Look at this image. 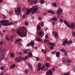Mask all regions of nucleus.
I'll use <instances>...</instances> for the list:
<instances>
[{
    "mask_svg": "<svg viewBox=\"0 0 75 75\" xmlns=\"http://www.w3.org/2000/svg\"><path fill=\"white\" fill-rule=\"evenodd\" d=\"M24 30H26V28L24 26L19 28L18 30L16 33L18 35H20V37H25L26 35V33L24 31ZM20 31V30H22Z\"/></svg>",
    "mask_w": 75,
    "mask_h": 75,
    "instance_id": "nucleus-1",
    "label": "nucleus"
},
{
    "mask_svg": "<svg viewBox=\"0 0 75 75\" xmlns=\"http://www.w3.org/2000/svg\"><path fill=\"white\" fill-rule=\"evenodd\" d=\"M64 23L65 24L67 25L69 28H72V29H74V28H75V23H71L70 25L68 23H67V22L66 21H64Z\"/></svg>",
    "mask_w": 75,
    "mask_h": 75,
    "instance_id": "nucleus-2",
    "label": "nucleus"
},
{
    "mask_svg": "<svg viewBox=\"0 0 75 75\" xmlns=\"http://www.w3.org/2000/svg\"><path fill=\"white\" fill-rule=\"evenodd\" d=\"M1 25L4 26H8L10 25V23L8 21L2 20L1 21Z\"/></svg>",
    "mask_w": 75,
    "mask_h": 75,
    "instance_id": "nucleus-3",
    "label": "nucleus"
},
{
    "mask_svg": "<svg viewBox=\"0 0 75 75\" xmlns=\"http://www.w3.org/2000/svg\"><path fill=\"white\" fill-rule=\"evenodd\" d=\"M27 58H28V56H26L23 58L21 57H19L18 58L17 57L16 58L15 60L16 62H19L22 60V59H23V60H25V59H27Z\"/></svg>",
    "mask_w": 75,
    "mask_h": 75,
    "instance_id": "nucleus-4",
    "label": "nucleus"
},
{
    "mask_svg": "<svg viewBox=\"0 0 75 75\" xmlns=\"http://www.w3.org/2000/svg\"><path fill=\"white\" fill-rule=\"evenodd\" d=\"M31 11L32 14L35 13L38 11V6H33L32 8H31Z\"/></svg>",
    "mask_w": 75,
    "mask_h": 75,
    "instance_id": "nucleus-5",
    "label": "nucleus"
},
{
    "mask_svg": "<svg viewBox=\"0 0 75 75\" xmlns=\"http://www.w3.org/2000/svg\"><path fill=\"white\" fill-rule=\"evenodd\" d=\"M14 9L15 12L16 13V15L18 16V14H20L21 13V8L20 7H18L17 10H16V8H15Z\"/></svg>",
    "mask_w": 75,
    "mask_h": 75,
    "instance_id": "nucleus-6",
    "label": "nucleus"
},
{
    "mask_svg": "<svg viewBox=\"0 0 75 75\" xmlns=\"http://www.w3.org/2000/svg\"><path fill=\"white\" fill-rule=\"evenodd\" d=\"M52 34L55 38H57V37H58V32H57L56 31H54L53 32Z\"/></svg>",
    "mask_w": 75,
    "mask_h": 75,
    "instance_id": "nucleus-7",
    "label": "nucleus"
},
{
    "mask_svg": "<svg viewBox=\"0 0 75 75\" xmlns=\"http://www.w3.org/2000/svg\"><path fill=\"white\" fill-rule=\"evenodd\" d=\"M64 41L63 42L62 44L63 45L65 46L66 44H67V43L68 42V39L67 38L64 39Z\"/></svg>",
    "mask_w": 75,
    "mask_h": 75,
    "instance_id": "nucleus-8",
    "label": "nucleus"
},
{
    "mask_svg": "<svg viewBox=\"0 0 75 75\" xmlns=\"http://www.w3.org/2000/svg\"><path fill=\"white\" fill-rule=\"evenodd\" d=\"M46 75H51L52 74V71L49 70L46 72Z\"/></svg>",
    "mask_w": 75,
    "mask_h": 75,
    "instance_id": "nucleus-9",
    "label": "nucleus"
},
{
    "mask_svg": "<svg viewBox=\"0 0 75 75\" xmlns=\"http://www.w3.org/2000/svg\"><path fill=\"white\" fill-rule=\"evenodd\" d=\"M62 9L60 8L58 9L56 13L59 15H60V13H62Z\"/></svg>",
    "mask_w": 75,
    "mask_h": 75,
    "instance_id": "nucleus-10",
    "label": "nucleus"
},
{
    "mask_svg": "<svg viewBox=\"0 0 75 75\" xmlns=\"http://www.w3.org/2000/svg\"><path fill=\"white\" fill-rule=\"evenodd\" d=\"M62 61L63 64H65L67 63V58H63L62 59Z\"/></svg>",
    "mask_w": 75,
    "mask_h": 75,
    "instance_id": "nucleus-11",
    "label": "nucleus"
},
{
    "mask_svg": "<svg viewBox=\"0 0 75 75\" xmlns=\"http://www.w3.org/2000/svg\"><path fill=\"white\" fill-rule=\"evenodd\" d=\"M30 11H31V8L27 10L26 12L27 15H28L30 13Z\"/></svg>",
    "mask_w": 75,
    "mask_h": 75,
    "instance_id": "nucleus-12",
    "label": "nucleus"
},
{
    "mask_svg": "<svg viewBox=\"0 0 75 75\" xmlns=\"http://www.w3.org/2000/svg\"><path fill=\"white\" fill-rule=\"evenodd\" d=\"M20 41H21V38H19L18 39H17L15 41L14 43L15 44H17L18 42H20Z\"/></svg>",
    "mask_w": 75,
    "mask_h": 75,
    "instance_id": "nucleus-13",
    "label": "nucleus"
},
{
    "mask_svg": "<svg viewBox=\"0 0 75 75\" xmlns=\"http://www.w3.org/2000/svg\"><path fill=\"white\" fill-rule=\"evenodd\" d=\"M60 53L59 52H57L56 53V56L58 58H59V56H60Z\"/></svg>",
    "mask_w": 75,
    "mask_h": 75,
    "instance_id": "nucleus-14",
    "label": "nucleus"
},
{
    "mask_svg": "<svg viewBox=\"0 0 75 75\" xmlns=\"http://www.w3.org/2000/svg\"><path fill=\"white\" fill-rule=\"evenodd\" d=\"M47 12L49 13H50V14H55V12L52 10L48 11H47Z\"/></svg>",
    "mask_w": 75,
    "mask_h": 75,
    "instance_id": "nucleus-15",
    "label": "nucleus"
},
{
    "mask_svg": "<svg viewBox=\"0 0 75 75\" xmlns=\"http://www.w3.org/2000/svg\"><path fill=\"white\" fill-rule=\"evenodd\" d=\"M35 44L34 43V42L31 41L30 42V45L32 46V47H33L34 46Z\"/></svg>",
    "mask_w": 75,
    "mask_h": 75,
    "instance_id": "nucleus-16",
    "label": "nucleus"
},
{
    "mask_svg": "<svg viewBox=\"0 0 75 75\" xmlns=\"http://www.w3.org/2000/svg\"><path fill=\"white\" fill-rule=\"evenodd\" d=\"M41 28L40 25V24H38L37 26V29L38 30H41Z\"/></svg>",
    "mask_w": 75,
    "mask_h": 75,
    "instance_id": "nucleus-17",
    "label": "nucleus"
},
{
    "mask_svg": "<svg viewBox=\"0 0 75 75\" xmlns=\"http://www.w3.org/2000/svg\"><path fill=\"white\" fill-rule=\"evenodd\" d=\"M28 57H33V54H32V52H30L28 54Z\"/></svg>",
    "mask_w": 75,
    "mask_h": 75,
    "instance_id": "nucleus-18",
    "label": "nucleus"
},
{
    "mask_svg": "<svg viewBox=\"0 0 75 75\" xmlns=\"http://www.w3.org/2000/svg\"><path fill=\"white\" fill-rule=\"evenodd\" d=\"M10 56L12 58H13V57H14L15 55H14V53H11L10 54Z\"/></svg>",
    "mask_w": 75,
    "mask_h": 75,
    "instance_id": "nucleus-19",
    "label": "nucleus"
},
{
    "mask_svg": "<svg viewBox=\"0 0 75 75\" xmlns=\"http://www.w3.org/2000/svg\"><path fill=\"white\" fill-rule=\"evenodd\" d=\"M72 43V41L71 40H70L69 41H68L67 43V45H69V44H71Z\"/></svg>",
    "mask_w": 75,
    "mask_h": 75,
    "instance_id": "nucleus-20",
    "label": "nucleus"
},
{
    "mask_svg": "<svg viewBox=\"0 0 75 75\" xmlns=\"http://www.w3.org/2000/svg\"><path fill=\"white\" fill-rule=\"evenodd\" d=\"M49 45H50V46H54L55 45L54 44V43L52 42H50L49 44Z\"/></svg>",
    "mask_w": 75,
    "mask_h": 75,
    "instance_id": "nucleus-21",
    "label": "nucleus"
},
{
    "mask_svg": "<svg viewBox=\"0 0 75 75\" xmlns=\"http://www.w3.org/2000/svg\"><path fill=\"white\" fill-rule=\"evenodd\" d=\"M24 54H28V50H25L23 51Z\"/></svg>",
    "mask_w": 75,
    "mask_h": 75,
    "instance_id": "nucleus-22",
    "label": "nucleus"
},
{
    "mask_svg": "<svg viewBox=\"0 0 75 75\" xmlns=\"http://www.w3.org/2000/svg\"><path fill=\"white\" fill-rule=\"evenodd\" d=\"M1 59H4V56L3 54H1Z\"/></svg>",
    "mask_w": 75,
    "mask_h": 75,
    "instance_id": "nucleus-23",
    "label": "nucleus"
},
{
    "mask_svg": "<svg viewBox=\"0 0 75 75\" xmlns=\"http://www.w3.org/2000/svg\"><path fill=\"white\" fill-rule=\"evenodd\" d=\"M16 67V65H15V64H13L10 67V68H11V69H13L14 68V67Z\"/></svg>",
    "mask_w": 75,
    "mask_h": 75,
    "instance_id": "nucleus-24",
    "label": "nucleus"
},
{
    "mask_svg": "<svg viewBox=\"0 0 75 75\" xmlns=\"http://www.w3.org/2000/svg\"><path fill=\"white\" fill-rule=\"evenodd\" d=\"M38 0H33V2L35 4H36V3H38Z\"/></svg>",
    "mask_w": 75,
    "mask_h": 75,
    "instance_id": "nucleus-25",
    "label": "nucleus"
},
{
    "mask_svg": "<svg viewBox=\"0 0 75 75\" xmlns=\"http://www.w3.org/2000/svg\"><path fill=\"white\" fill-rule=\"evenodd\" d=\"M38 67H40L42 66V64L41 63H38Z\"/></svg>",
    "mask_w": 75,
    "mask_h": 75,
    "instance_id": "nucleus-26",
    "label": "nucleus"
},
{
    "mask_svg": "<svg viewBox=\"0 0 75 75\" xmlns=\"http://www.w3.org/2000/svg\"><path fill=\"white\" fill-rule=\"evenodd\" d=\"M5 50L6 49H5V48L3 49L1 52V53H4V52H5Z\"/></svg>",
    "mask_w": 75,
    "mask_h": 75,
    "instance_id": "nucleus-27",
    "label": "nucleus"
},
{
    "mask_svg": "<svg viewBox=\"0 0 75 75\" xmlns=\"http://www.w3.org/2000/svg\"><path fill=\"white\" fill-rule=\"evenodd\" d=\"M40 4H43V3H44V0H40Z\"/></svg>",
    "mask_w": 75,
    "mask_h": 75,
    "instance_id": "nucleus-28",
    "label": "nucleus"
},
{
    "mask_svg": "<svg viewBox=\"0 0 75 75\" xmlns=\"http://www.w3.org/2000/svg\"><path fill=\"white\" fill-rule=\"evenodd\" d=\"M13 38H14V36H12L11 37V41H13Z\"/></svg>",
    "mask_w": 75,
    "mask_h": 75,
    "instance_id": "nucleus-29",
    "label": "nucleus"
},
{
    "mask_svg": "<svg viewBox=\"0 0 75 75\" xmlns=\"http://www.w3.org/2000/svg\"><path fill=\"white\" fill-rule=\"evenodd\" d=\"M37 41H39V42H41V39L40 38H38L37 40Z\"/></svg>",
    "mask_w": 75,
    "mask_h": 75,
    "instance_id": "nucleus-30",
    "label": "nucleus"
},
{
    "mask_svg": "<svg viewBox=\"0 0 75 75\" xmlns=\"http://www.w3.org/2000/svg\"><path fill=\"white\" fill-rule=\"evenodd\" d=\"M46 66L47 67H48V68H49L50 67V66L49 65V63H46Z\"/></svg>",
    "mask_w": 75,
    "mask_h": 75,
    "instance_id": "nucleus-31",
    "label": "nucleus"
},
{
    "mask_svg": "<svg viewBox=\"0 0 75 75\" xmlns=\"http://www.w3.org/2000/svg\"><path fill=\"white\" fill-rule=\"evenodd\" d=\"M44 22H42L41 23L40 25L41 27H43L44 26Z\"/></svg>",
    "mask_w": 75,
    "mask_h": 75,
    "instance_id": "nucleus-32",
    "label": "nucleus"
},
{
    "mask_svg": "<svg viewBox=\"0 0 75 75\" xmlns=\"http://www.w3.org/2000/svg\"><path fill=\"white\" fill-rule=\"evenodd\" d=\"M61 51H62V52H65L66 51H65V50L64 49H62L61 50Z\"/></svg>",
    "mask_w": 75,
    "mask_h": 75,
    "instance_id": "nucleus-33",
    "label": "nucleus"
},
{
    "mask_svg": "<svg viewBox=\"0 0 75 75\" xmlns=\"http://www.w3.org/2000/svg\"><path fill=\"white\" fill-rule=\"evenodd\" d=\"M42 34V33L41 31H40L39 33V35H41Z\"/></svg>",
    "mask_w": 75,
    "mask_h": 75,
    "instance_id": "nucleus-34",
    "label": "nucleus"
},
{
    "mask_svg": "<svg viewBox=\"0 0 75 75\" xmlns=\"http://www.w3.org/2000/svg\"><path fill=\"white\" fill-rule=\"evenodd\" d=\"M53 5L54 7H57V4H56V3H54L53 4Z\"/></svg>",
    "mask_w": 75,
    "mask_h": 75,
    "instance_id": "nucleus-35",
    "label": "nucleus"
},
{
    "mask_svg": "<svg viewBox=\"0 0 75 75\" xmlns=\"http://www.w3.org/2000/svg\"><path fill=\"white\" fill-rule=\"evenodd\" d=\"M41 67L40 68V67H38L37 71H40V70H41Z\"/></svg>",
    "mask_w": 75,
    "mask_h": 75,
    "instance_id": "nucleus-36",
    "label": "nucleus"
},
{
    "mask_svg": "<svg viewBox=\"0 0 75 75\" xmlns=\"http://www.w3.org/2000/svg\"><path fill=\"white\" fill-rule=\"evenodd\" d=\"M24 72L26 74H28V71L27 70L25 71Z\"/></svg>",
    "mask_w": 75,
    "mask_h": 75,
    "instance_id": "nucleus-37",
    "label": "nucleus"
},
{
    "mask_svg": "<svg viewBox=\"0 0 75 75\" xmlns=\"http://www.w3.org/2000/svg\"><path fill=\"white\" fill-rule=\"evenodd\" d=\"M72 35L73 37H75V33L74 32H72Z\"/></svg>",
    "mask_w": 75,
    "mask_h": 75,
    "instance_id": "nucleus-38",
    "label": "nucleus"
},
{
    "mask_svg": "<svg viewBox=\"0 0 75 75\" xmlns=\"http://www.w3.org/2000/svg\"><path fill=\"white\" fill-rule=\"evenodd\" d=\"M41 68V69H42V70H44V69H45V67H42Z\"/></svg>",
    "mask_w": 75,
    "mask_h": 75,
    "instance_id": "nucleus-39",
    "label": "nucleus"
},
{
    "mask_svg": "<svg viewBox=\"0 0 75 75\" xmlns=\"http://www.w3.org/2000/svg\"><path fill=\"white\" fill-rule=\"evenodd\" d=\"M29 67L30 69V70H32V66L30 65L29 66Z\"/></svg>",
    "mask_w": 75,
    "mask_h": 75,
    "instance_id": "nucleus-40",
    "label": "nucleus"
},
{
    "mask_svg": "<svg viewBox=\"0 0 75 75\" xmlns=\"http://www.w3.org/2000/svg\"><path fill=\"white\" fill-rule=\"evenodd\" d=\"M69 73H64V75H69Z\"/></svg>",
    "mask_w": 75,
    "mask_h": 75,
    "instance_id": "nucleus-41",
    "label": "nucleus"
},
{
    "mask_svg": "<svg viewBox=\"0 0 75 75\" xmlns=\"http://www.w3.org/2000/svg\"><path fill=\"white\" fill-rule=\"evenodd\" d=\"M52 21H57V19H52Z\"/></svg>",
    "mask_w": 75,
    "mask_h": 75,
    "instance_id": "nucleus-42",
    "label": "nucleus"
},
{
    "mask_svg": "<svg viewBox=\"0 0 75 75\" xmlns=\"http://www.w3.org/2000/svg\"><path fill=\"white\" fill-rule=\"evenodd\" d=\"M28 24V23L27 22H25V25H27Z\"/></svg>",
    "mask_w": 75,
    "mask_h": 75,
    "instance_id": "nucleus-43",
    "label": "nucleus"
},
{
    "mask_svg": "<svg viewBox=\"0 0 75 75\" xmlns=\"http://www.w3.org/2000/svg\"><path fill=\"white\" fill-rule=\"evenodd\" d=\"M36 61H38L40 60V58L38 57H36Z\"/></svg>",
    "mask_w": 75,
    "mask_h": 75,
    "instance_id": "nucleus-44",
    "label": "nucleus"
},
{
    "mask_svg": "<svg viewBox=\"0 0 75 75\" xmlns=\"http://www.w3.org/2000/svg\"><path fill=\"white\" fill-rule=\"evenodd\" d=\"M6 40H8L9 39H8V36H6Z\"/></svg>",
    "mask_w": 75,
    "mask_h": 75,
    "instance_id": "nucleus-45",
    "label": "nucleus"
},
{
    "mask_svg": "<svg viewBox=\"0 0 75 75\" xmlns=\"http://www.w3.org/2000/svg\"><path fill=\"white\" fill-rule=\"evenodd\" d=\"M1 69L2 70H3L4 69V67H1Z\"/></svg>",
    "mask_w": 75,
    "mask_h": 75,
    "instance_id": "nucleus-46",
    "label": "nucleus"
},
{
    "mask_svg": "<svg viewBox=\"0 0 75 75\" xmlns=\"http://www.w3.org/2000/svg\"><path fill=\"white\" fill-rule=\"evenodd\" d=\"M2 15H3V16H4V18L5 19V18H6V16L5 15H4V14H2Z\"/></svg>",
    "mask_w": 75,
    "mask_h": 75,
    "instance_id": "nucleus-47",
    "label": "nucleus"
},
{
    "mask_svg": "<svg viewBox=\"0 0 75 75\" xmlns=\"http://www.w3.org/2000/svg\"><path fill=\"white\" fill-rule=\"evenodd\" d=\"M55 52H56L55 51L54 52H52V54H55Z\"/></svg>",
    "mask_w": 75,
    "mask_h": 75,
    "instance_id": "nucleus-48",
    "label": "nucleus"
},
{
    "mask_svg": "<svg viewBox=\"0 0 75 75\" xmlns=\"http://www.w3.org/2000/svg\"><path fill=\"white\" fill-rule=\"evenodd\" d=\"M60 22H61V23H62L63 22V20H62V19H60L59 20Z\"/></svg>",
    "mask_w": 75,
    "mask_h": 75,
    "instance_id": "nucleus-49",
    "label": "nucleus"
},
{
    "mask_svg": "<svg viewBox=\"0 0 75 75\" xmlns=\"http://www.w3.org/2000/svg\"><path fill=\"white\" fill-rule=\"evenodd\" d=\"M65 52V56H67V52Z\"/></svg>",
    "mask_w": 75,
    "mask_h": 75,
    "instance_id": "nucleus-50",
    "label": "nucleus"
},
{
    "mask_svg": "<svg viewBox=\"0 0 75 75\" xmlns=\"http://www.w3.org/2000/svg\"><path fill=\"white\" fill-rule=\"evenodd\" d=\"M14 25V23H10V25Z\"/></svg>",
    "mask_w": 75,
    "mask_h": 75,
    "instance_id": "nucleus-51",
    "label": "nucleus"
},
{
    "mask_svg": "<svg viewBox=\"0 0 75 75\" xmlns=\"http://www.w3.org/2000/svg\"><path fill=\"white\" fill-rule=\"evenodd\" d=\"M41 51L42 52H43L44 53H45V51H44V50L42 49L41 50Z\"/></svg>",
    "mask_w": 75,
    "mask_h": 75,
    "instance_id": "nucleus-52",
    "label": "nucleus"
},
{
    "mask_svg": "<svg viewBox=\"0 0 75 75\" xmlns=\"http://www.w3.org/2000/svg\"><path fill=\"white\" fill-rule=\"evenodd\" d=\"M48 35H46L45 36V38H48Z\"/></svg>",
    "mask_w": 75,
    "mask_h": 75,
    "instance_id": "nucleus-53",
    "label": "nucleus"
},
{
    "mask_svg": "<svg viewBox=\"0 0 75 75\" xmlns=\"http://www.w3.org/2000/svg\"><path fill=\"white\" fill-rule=\"evenodd\" d=\"M71 60H67V62H71Z\"/></svg>",
    "mask_w": 75,
    "mask_h": 75,
    "instance_id": "nucleus-54",
    "label": "nucleus"
},
{
    "mask_svg": "<svg viewBox=\"0 0 75 75\" xmlns=\"http://www.w3.org/2000/svg\"><path fill=\"white\" fill-rule=\"evenodd\" d=\"M44 41H45V42H48V40H46V39H45L44 40Z\"/></svg>",
    "mask_w": 75,
    "mask_h": 75,
    "instance_id": "nucleus-55",
    "label": "nucleus"
},
{
    "mask_svg": "<svg viewBox=\"0 0 75 75\" xmlns=\"http://www.w3.org/2000/svg\"><path fill=\"white\" fill-rule=\"evenodd\" d=\"M27 45L28 46V47L30 46L31 45V43H30L28 44Z\"/></svg>",
    "mask_w": 75,
    "mask_h": 75,
    "instance_id": "nucleus-56",
    "label": "nucleus"
},
{
    "mask_svg": "<svg viewBox=\"0 0 75 75\" xmlns=\"http://www.w3.org/2000/svg\"><path fill=\"white\" fill-rule=\"evenodd\" d=\"M3 44V42H0V45H2Z\"/></svg>",
    "mask_w": 75,
    "mask_h": 75,
    "instance_id": "nucleus-57",
    "label": "nucleus"
},
{
    "mask_svg": "<svg viewBox=\"0 0 75 75\" xmlns=\"http://www.w3.org/2000/svg\"><path fill=\"white\" fill-rule=\"evenodd\" d=\"M3 75V72H1L0 73V75Z\"/></svg>",
    "mask_w": 75,
    "mask_h": 75,
    "instance_id": "nucleus-58",
    "label": "nucleus"
},
{
    "mask_svg": "<svg viewBox=\"0 0 75 75\" xmlns=\"http://www.w3.org/2000/svg\"><path fill=\"white\" fill-rule=\"evenodd\" d=\"M45 15H47V13H45L43 14V16H45Z\"/></svg>",
    "mask_w": 75,
    "mask_h": 75,
    "instance_id": "nucleus-59",
    "label": "nucleus"
},
{
    "mask_svg": "<svg viewBox=\"0 0 75 75\" xmlns=\"http://www.w3.org/2000/svg\"><path fill=\"white\" fill-rule=\"evenodd\" d=\"M50 49H54V47H50Z\"/></svg>",
    "mask_w": 75,
    "mask_h": 75,
    "instance_id": "nucleus-60",
    "label": "nucleus"
},
{
    "mask_svg": "<svg viewBox=\"0 0 75 75\" xmlns=\"http://www.w3.org/2000/svg\"><path fill=\"white\" fill-rule=\"evenodd\" d=\"M52 19H57V18L56 17H54L52 18Z\"/></svg>",
    "mask_w": 75,
    "mask_h": 75,
    "instance_id": "nucleus-61",
    "label": "nucleus"
},
{
    "mask_svg": "<svg viewBox=\"0 0 75 75\" xmlns=\"http://www.w3.org/2000/svg\"><path fill=\"white\" fill-rule=\"evenodd\" d=\"M3 2V0H0V3H1Z\"/></svg>",
    "mask_w": 75,
    "mask_h": 75,
    "instance_id": "nucleus-62",
    "label": "nucleus"
},
{
    "mask_svg": "<svg viewBox=\"0 0 75 75\" xmlns=\"http://www.w3.org/2000/svg\"><path fill=\"white\" fill-rule=\"evenodd\" d=\"M55 24V23L54 22H53L52 23V24H53V25H54V24Z\"/></svg>",
    "mask_w": 75,
    "mask_h": 75,
    "instance_id": "nucleus-63",
    "label": "nucleus"
},
{
    "mask_svg": "<svg viewBox=\"0 0 75 75\" xmlns=\"http://www.w3.org/2000/svg\"><path fill=\"white\" fill-rule=\"evenodd\" d=\"M38 19H41V17H39Z\"/></svg>",
    "mask_w": 75,
    "mask_h": 75,
    "instance_id": "nucleus-64",
    "label": "nucleus"
}]
</instances>
